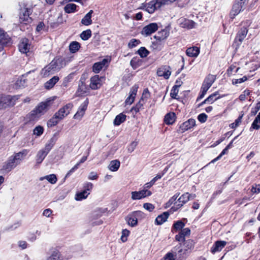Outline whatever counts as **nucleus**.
I'll return each mask as SVG.
<instances>
[{
  "mask_svg": "<svg viewBox=\"0 0 260 260\" xmlns=\"http://www.w3.org/2000/svg\"><path fill=\"white\" fill-rule=\"evenodd\" d=\"M27 153L28 151L26 149L15 153L4 163L2 170L6 173L10 172L21 163Z\"/></svg>",
  "mask_w": 260,
  "mask_h": 260,
  "instance_id": "1",
  "label": "nucleus"
},
{
  "mask_svg": "<svg viewBox=\"0 0 260 260\" xmlns=\"http://www.w3.org/2000/svg\"><path fill=\"white\" fill-rule=\"evenodd\" d=\"M50 106V101L40 103L28 115L29 120H37L42 115L48 110Z\"/></svg>",
  "mask_w": 260,
  "mask_h": 260,
  "instance_id": "2",
  "label": "nucleus"
},
{
  "mask_svg": "<svg viewBox=\"0 0 260 260\" xmlns=\"http://www.w3.org/2000/svg\"><path fill=\"white\" fill-rule=\"evenodd\" d=\"M18 99L17 96H12L0 94V109H5L8 107L13 106Z\"/></svg>",
  "mask_w": 260,
  "mask_h": 260,
  "instance_id": "3",
  "label": "nucleus"
},
{
  "mask_svg": "<svg viewBox=\"0 0 260 260\" xmlns=\"http://www.w3.org/2000/svg\"><path fill=\"white\" fill-rule=\"evenodd\" d=\"M163 0H152L145 3L143 6V9L150 14H152L154 11L163 5Z\"/></svg>",
  "mask_w": 260,
  "mask_h": 260,
  "instance_id": "4",
  "label": "nucleus"
},
{
  "mask_svg": "<svg viewBox=\"0 0 260 260\" xmlns=\"http://www.w3.org/2000/svg\"><path fill=\"white\" fill-rule=\"evenodd\" d=\"M31 8L26 7V5L20 9L19 13V19L21 23L26 24L31 22L32 20L29 15L32 13Z\"/></svg>",
  "mask_w": 260,
  "mask_h": 260,
  "instance_id": "5",
  "label": "nucleus"
},
{
  "mask_svg": "<svg viewBox=\"0 0 260 260\" xmlns=\"http://www.w3.org/2000/svg\"><path fill=\"white\" fill-rule=\"evenodd\" d=\"M143 215V213L142 212L136 211L129 214L125 217V220L129 225L134 227L137 225L138 219L142 217Z\"/></svg>",
  "mask_w": 260,
  "mask_h": 260,
  "instance_id": "6",
  "label": "nucleus"
},
{
  "mask_svg": "<svg viewBox=\"0 0 260 260\" xmlns=\"http://www.w3.org/2000/svg\"><path fill=\"white\" fill-rule=\"evenodd\" d=\"M194 247V242L191 240H185L183 244L182 245L181 243L179 244V246H176L174 248V250H177L178 249V254L179 255H181L182 254V252H183V254H185L186 252L188 250H191Z\"/></svg>",
  "mask_w": 260,
  "mask_h": 260,
  "instance_id": "7",
  "label": "nucleus"
},
{
  "mask_svg": "<svg viewBox=\"0 0 260 260\" xmlns=\"http://www.w3.org/2000/svg\"><path fill=\"white\" fill-rule=\"evenodd\" d=\"M150 97V93L147 88L145 89L143 91L142 97L139 102L136 105L133 107L132 111H134L136 113L138 112L142 109L144 104L146 102L147 100Z\"/></svg>",
  "mask_w": 260,
  "mask_h": 260,
  "instance_id": "8",
  "label": "nucleus"
},
{
  "mask_svg": "<svg viewBox=\"0 0 260 260\" xmlns=\"http://www.w3.org/2000/svg\"><path fill=\"white\" fill-rule=\"evenodd\" d=\"M189 201L188 192H185L182 194L181 197L178 199L177 202L175 203L171 208V211L173 212L176 211L178 209L181 208L185 204Z\"/></svg>",
  "mask_w": 260,
  "mask_h": 260,
  "instance_id": "9",
  "label": "nucleus"
},
{
  "mask_svg": "<svg viewBox=\"0 0 260 260\" xmlns=\"http://www.w3.org/2000/svg\"><path fill=\"white\" fill-rule=\"evenodd\" d=\"M73 106V104L71 103L66 104L55 113L56 116H57L59 119H63L70 113Z\"/></svg>",
  "mask_w": 260,
  "mask_h": 260,
  "instance_id": "10",
  "label": "nucleus"
},
{
  "mask_svg": "<svg viewBox=\"0 0 260 260\" xmlns=\"http://www.w3.org/2000/svg\"><path fill=\"white\" fill-rule=\"evenodd\" d=\"M151 193V192L147 189H143L139 191H132L131 198L133 200H140L150 196Z\"/></svg>",
  "mask_w": 260,
  "mask_h": 260,
  "instance_id": "11",
  "label": "nucleus"
},
{
  "mask_svg": "<svg viewBox=\"0 0 260 260\" xmlns=\"http://www.w3.org/2000/svg\"><path fill=\"white\" fill-rule=\"evenodd\" d=\"M257 56L255 55L252 57V60L246 63L247 69L249 70V72L254 71L260 67V60H257Z\"/></svg>",
  "mask_w": 260,
  "mask_h": 260,
  "instance_id": "12",
  "label": "nucleus"
},
{
  "mask_svg": "<svg viewBox=\"0 0 260 260\" xmlns=\"http://www.w3.org/2000/svg\"><path fill=\"white\" fill-rule=\"evenodd\" d=\"M55 71L59 70L66 66V62L63 58L56 57L50 63Z\"/></svg>",
  "mask_w": 260,
  "mask_h": 260,
  "instance_id": "13",
  "label": "nucleus"
},
{
  "mask_svg": "<svg viewBox=\"0 0 260 260\" xmlns=\"http://www.w3.org/2000/svg\"><path fill=\"white\" fill-rule=\"evenodd\" d=\"M158 29V25L156 23H151L144 26L141 31L143 35L149 36L156 31Z\"/></svg>",
  "mask_w": 260,
  "mask_h": 260,
  "instance_id": "14",
  "label": "nucleus"
},
{
  "mask_svg": "<svg viewBox=\"0 0 260 260\" xmlns=\"http://www.w3.org/2000/svg\"><path fill=\"white\" fill-rule=\"evenodd\" d=\"M171 74V68L169 66H162L158 68L157 71V76L159 77H163L166 79H169Z\"/></svg>",
  "mask_w": 260,
  "mask_h": 260,
  "instance_id": "15",
  "label": "nucleus"
},
{
  "mask_svg": "<svg viewBox=\"0 0 260 260\" xmlns=\"http://www.w3.org/2000/svg\"><path fill=\"white\" fill-rule=\"evenodd\" d=\"M18 48L22 53H26L29 52L30 49L29 40L26 38H22L19 43Z\"/></svg>",
  "mask_w": 260,
  "mask_h": 260,
  "instance_id": "16",
  "label": "nucleus"
},
{
  "mask_svg": "<svg viewBox=\"0 0 260 260\" xmlns=\"http://www.w3.org/2000/svg\"><path fill=\"white\" fill-rule=\"evenodd\" d=\"M88 104V101L86 99L79 107L78 111L74 115L75 119H80L84 115Z\"/></svg>",
  "mask_w": 260,
  "mask_h": 260,
  "instance_id": "17",
  "label": "nucleus"
},
{
  "mask_svg": "<svg viewBox=\"0 0 260 260\" xmlns=\"http://www.w3.org/2000/svg\"><path fill=\"white\" fill-rule=\"evenodd\" d=\"M178 22L181 27L187 29L192 28L196 25V23L193 21L183 17L178 20Z\"/></svg>",
  "mask_w": 260,
  "mask_h": 260,
  "instance_id": "18",
  "label": "nucleus"
},
{
  "mask_svg": "<svg viewBox=\"0 0 260 260\" xmlns=\"http://www.w3.org/2000/svg\"><path fill=\"white\" fill-rule=\"evenodd\" d=\"M58 135V133H55L46 143L45 147L43 148L49 152L57 141Z\"/></svg>",
  "mask_w": 260,
  "mask_h": 260,
  "instance_id": "19",
  "label": "nucleus"
},
{
  "mask_svg": "<svg viewBox=\"0 0 260 260\" xmlns=\"http://www.w3.org/2000/svg\"><path fill=\"white\" fill-rule=\"evenodd\" d=\"M215 80L216 77L214 75L210 74L208 75L205 79L201 88L208 90L212 86Z\"/></svg>",
  "mask_w": 260,
  "mask_h": 260,
  "instance_id": "20",
  "label": "nucleus"
},
{
  "mask_svg": "<svg viewBox=\"0 0 260 260\" xmlns=\"http://www.w3.org/2000/svg\"><path fill=\"white\" fill-rule=\"evenodd\" d=\"M109 60L104 58L101 61L95 62L92 67V71L95 73H99L105 66H108Z\"/></svg>",
  "mask_w": 260,
  "mask_h": 260,
  "instance_id": "21",
  "label": "nucleus"
},
{
  "mask_svg": "<svg viewBox=\"0 0 260 260\" xmlns=\"http://www.w3.org/2000/svg\"><path fill=\"white\" fill-rule=\"evenodd\" d=\"M226 242L224 241H217L213 244L211 248V252L214 254L216 252L220 251L226 245Z\"/></svg>",
  "mask_w": 260,
  "mask_h": 260,
  "instance_id": "22",
  "label": "nucleus"
},
{
  "mask_svg": "<svg viewBox=\"0 0 260 260\" xmlns=\"http://www.w3.org/2000/svg\"><path fill=\"white\" fill-rule=\"evenodd\" d=\"M101 85V81L99 75H95L91 78L90 87L92 90L100 88Z\"/></svg>",
  "mask_w": 260,
  "mask_h": 260,
  "instance_id": "23",
  "label": "nucleus"
},
{
  "mask_svg": "<svg viewBox=\"0 0 260 260\" xmlns=\"http://www.w3.org/2000/svg\"><path fill=\"white\" fill-rule=\"evenodd\" d=\"M138 88V86L136 85H134L132 87L129 92V95L125 101L126 105H131L134 102L137 94Z\"/></svg>",
  "mask_w": 260,
  "mask_h": 260,
  "instance_id": "24",
  "label": "nucleus"
},
{
  "mask_svg": "<svg viewBox=\"0 0 260 260\" xmlns=\"http://www.w3.org/2000/svg\"><path fill=\"white\" fill-rule=\"evenodd\" d=\"M196 125V120L194 119L190 118L187 121L183 122L180 125V128L185 132L189 129L191 128Z\"/></svg>",
  "mask_w": 260,
  "mask_h": 260,
  "instance_id": "25",
  "label": "nucleus"
},
{
  "mask_svg": "<svg viewBox=\"0 0 260 260\" xmlns=\"http://www.w3.org/2000/svg\"><path fill=\"white\" fill-rule=\"evenodd\" d=\"M55 70L53 69V67L51 66L50 63L45 67L41 72V75L43 77H47L49 75L53 74Z\"/></svg>",
  "mask_w": 260,
  "mask_h": 260,
  "instance_id": "26",
  "label": "nucleus"
},
{
  "mask_svg": "<svg viewBox=\"0 0 260 260\" xmlns=\"http://www.w3.org/2000/svg\"><path fill=\"white\" fill-rule=\"evenodd\" d=\"M48 152L44 148L39 150L36 155V160L37 164H41L48 154Z\"/></svg>",
  "mask_w": 260,
  "mask_h": 260,
  "instance_id": "27",
  "label": "nucleus"
},
{
  "mask_svg": "<svg viewBox=\"0 0 260 260\" xmlns=\"http://www.w3.org/2000/svg\"><path fill=\"white\" fill-rule=\"evenodd\" d=\"M59 80V78L58 76H53L44 84V87L46 89H50L52 88Z\"/></svg>",
  "mask_w": 260,
  "mask_h": 260,
  "instance_id": "28",
  "label": "nucleus"
},
{
  "mask_svg": "<svg viewBox=\"0 0 260 260\" xmlns=\"http://www.w3.org/2000/svg\"><path fill=\"white\" fill-rule=\"evenodd\" d=\"M242 7V5L238 4V3L234 4L230 12V17L231 19H234V17L240 12Z\"/></svg>",
  "mask_w": 260,
  "mask_h": 260,
  "instance_id": "29",
  "label": "nucleus"
},
{
  "mask_svg": "<svg viewBox=\"0 0 260 260\" xmlns=\"http://www.w3.org/2000/svg\"><path fill=\"white\" fill-rule=\"evenodd\" d=\"M11 43V38L6 33L3 32L0 38V45L2 47V49L4 46L9 45Z\"/></svg>",
  "mask_w": 260,
  "mask_h": 260,
  "instance_id": "30",
  "label": "nucleus"
},
{
  "mask_svg": "<svg viewBox=\"0 0 260 260\" xmlns=\"http://www.w3.org/2000/svg\"><path fill=\"white\" fill-rule=\"evenodd\" d=\"M169 213L168 212H165L158 215L155 219V223L157 225H161L164 223L168 218Z\"/></svg>",
  "mask_w": 260,
  "mask_h": 260,
  "instance_id": "31",
  "label": "nucleus"
},
{
  "mask_svg": "<svg viewBox=\"0 0 260 260\" xmlns=\"http://www.w3.org/2000/svg\"><path fill=\"white\" fill-rule=\"evenodd\" d=\"M93 13V10H91L87 13L85 16L82 19L81 23L86 26H88L92 24L91 16Z\"/></svg>",
  "mask_w": 260,
  "mask_h": 260,
  "instance_id": "32",
  "label": "nucleus"
},
{
  "mask_svg": "<svg viewBox=\"0 0 260 260\" xmlns=\"http://www.w3.org/2000/svg\"><path fill=\"white\" fill-rule=\"evenodd\" d=\"M200 53V49L198 47H192L187 49L186 53L187 56L191 57H196Z\"/></svg>",
  "mask_w": 260,
  "mask_h": 260,
  "instance_id": "33",
  "label": "nucleus"
},
{
  "mask_svg": "<svg viewBox=\"0 0 260 260\" xmlns=\"http://www.w3.org/2000/svg\"><path fill=\"white\" fill-rule=\"evenodd\" d=\"M169 35V32L166 29H163L157 32L154 38L157 41L161 42L162 40L166 39Z\"/></svg>",
  "mask_w": 260,
  "mask_h": 260,
  "instance_id": "34",
  "label": "nucleus"
},
{
  "mask_svg": "<svg viewBox=\"0 0 260 260\" xmlns=\"http://www.w3.org/2000/svg\"><path fill=\"white\" fill-rule=\"evenodd\" d=\"M46 260H62V257L59 251L54 249L52 251L51 255L47 257Z\"/></svg>",
  "mask_w": 260,
  "mask_h": 260,
  "instance_id": "35",
  "label": "nucleus"
},
{
  "mask_svg": "<svg viewBox=\"0 0 260 260\" xmlns=\"http://www.w3.org/2000/svg\"><path fill=\"white\" fill-rule=\"evenodd\" d=\"M176 115L173 112L167 114L165 116L164 121L167 124H172L175 121Z\"/></svg>",
  "mask_w": 260,
  "mask_h": 260,
  "instance_id": "36",
  "label": "nucleus"
},
{
  "mask_svg": "<svg viewBox=\"0 0 260 260\" xmlns=\"http://www.w3.org/2000/svg\"><path fill=\"white\" fill-rule=\"evenodd\" d=\"M185 226V223L181 220H178L175 222L172 228V231L173 233L180 231Z\"/></svg>",
  "mask_w": 260,
  "mask_h": 260,
  "instance_id": "37",
  "label": "nucleus"
},
{
  "mask_svg": "<svg viewBox=\"0 0 260 260\" xmlns=\"http://www.w3.org/2000/svg\"><path fill=\"white\" fill-rule=\"evenodd\" d=\"M126 116L122 113H120L115 118L113 123L114 125L118 126L126 120Z\"/></svg>",
  "mask_w": 260,
  "mask_h": 260,
  "instance_id": "38",
  "label": "nucleus"
},
{
  "mask_svg": "<svg viewBox=\"0 0 260 260\" xmlns=\"http://www.w3.org/2000/svg\"><path fill=\"white\" fill-rule=\"evenodd\" d=\"M244 40V33L243 32H239L238 35L237 36L235 39L234 43L233 44V46L235 47L236 49L239 47L242 43V42Z\"/></svg>",
  "mask_w": 260,
  "mask_h": 260,
  "instance_id": "39",
  "label": "nucleus"
},
{
  "mask_svg": "<svg viewBox=\"0 0 260 260\" xmlns=\"http://www.w3.org/2000/svg\"><path fill=\"white\" fill-rule=\"evenodd\" d=\"M44 179H46L49 183L52 184H55L57 180L56 176L53 174L46 175L40 178V180L41 181H42Z\"/></svg>",
  "mask_w": 260,
  "mask_h": 260,
  "instance_id": "40",
  "label": "nucleus"
},
{
  "mask_svg": "<svg viewBox=\"0 0 260 260\" xmlns=\"http://www.w3.org/2000/svg\"><path fill=\"white\" fill-rule=\"evenodd\" d=\"M120 162L118 160H113L111 161L108 166L110 170L113 172L117 171L120 167Z\"/></svg>",
  "mask_w": 260,
  "mask_h": 260,
  "instance_id": "41",
  "label": "nucleus"
},
{
  "mask_svg": "<svg viewBox=\"0 0 260 260\" xmlns=\"http://www.w3.org/2000/svg\"><path fill=\"white\" fill-rule=\"evenodd\" d=\"M81 47L79 43L76 41L71 42L69 46V50L71 53H75L77 52Z\"/></svg>",
  "mask_w": 260,
  "mask_h": 260,
  "instance_id": "42",
  "label": "nucleus"
},
{
  "mask_svg": "<svg viewBox=\"0 0 260 260\" xmlns=\"http://www.w3.org/2000/svg\"><path fill=\"white\" fill-rule=\"evenodd\" d=\"M218 95H219V92L218 91H216L209 95L206 99V101H208V103L209 104H212L214 101L221 98V96H217ZM223 96H224V95H223Z\"/></svg>",
  "mask_w": 260,
  "mask_h": 260,
  "instance_id": "43",
  "label": "nucleus"
},
{
  "mask_svg": "<svg viewBox=\"0 0 260 260\" xmlns=\"http://www.w3.org/2000/svg\"><path fill=\"white\" fill-rule=\"evenodd\" d=\"M89 192H87L86 190H83V191L76 193L75 199L77 201H81L86 199L89 194Z\"/></svg>",
  "mask_w": 260,
  "mask_h": 260,
  "instance_id": "44",
  "label": "nucleus"
},
{
  "mask_svg": "<svg viewBox=\"0 0 260 260\" xmlns=\"http://www.w3.org/2000/svg\"><path fill=\"white\" fill-rule=\"evenodd\" d=\"M77 6L74 4H68L64 7V10L67 13H74L76 11Z\"/></svg>",
  "mask_w": 260,
  "mask_h": 260,
  "instance_id": "45",
  "label": "nucleus"
},
{
  "mask_svg": "<svg viewBox=\"0 0 260 260\" xmlns=\"http://www.w3.org/2000/svg\"><path fill=\"white\" fill-rule=\"evenodd\" d=\"M60 120H61L59 119L55 114L54 116L48 121L47 125L48 127L54 126L56 125Z\"/></svg>",
  "mask_w": 260,
  "mask_h": 260,
  "instance_id": "46",
  "label": "nucleus"
},
{
  "mask_svg": "<svg viewBox=\"0 0 260 260\" xmlns=\"http://www.w3.org/2000/svg\"><path fill=\"white\" fill-rule=\"evenodd\" d=\"M91 36V31L90 29H87L82 32L80 34V37L83 40H87Z\"/></svg>",
  "mask_w": 260,
  "mask_h": 260,
  "instance_id": "47",
  "label": "nucleus"
},
{
  "mask_svg": "<svg viewBox=\"0 0 260 260\" xmlns=\"http://www.w3.org/2000/svg\"><path fill=\"white\" fill-rule=\"evenodd\" d=\"M138 54L142 58L146 57L149 52L145 47H142L138 50Z\"/></svg>",
  "mask_w": 260,
  "mask_h": 260,
  "instance_id": "48",
  "label": "nucleus"
},
{
  "mask_svg": "<svg viewBox=\"0 0 260 260\" xmlns=\"http://www.w3.org/2000/svg\"><path fill=\"white\" fill-rule=\"evenodd\" d=\"M172 252L173 253H174L175 254H174L172 252H169L166 255V256L164 257V260H175V257H176L177 256V253H176V250H174V249L172 250Z\"/></svg>",
  "mask_w": 260,
  "mask_h": 260,
  "instance_id": "49",
  "label": "nucleus"
},
{
  "mask_svg": "<svg viewBox=\"0 0 260 260\" xmlns=\"http://www.w3.org/2000/svg\"><path fill=\"white\" fill-rule=\"evenodd\" d=\"M44 132V128L40 125L36 126L33 131L34 134L37 136H40Z\"/></svg>",
  "mask_w": 260,
  "mask_h": 260,
  "instance_id": "50",
  "label": "nucleus"
},
{
  "mask_svg": "<svg viewBox=\"0 0 260 260\" xmlns=\"http://www.w3.org/2000/svg\"><path fill=\"white\" fill-rule=\"evenodd\" d=\"M251 193L252 194H257L260 192V185H253L249 191V189L247 190V193Z\"/></svg>",
  "mask_w": 260,
  "mask_h": 260,
  "instance_id": "51",
  "label": "nucleus"
},
{
  "mask_svg": "<svg viewBox=\"0 0 260 260\" xmlns=\"http://www.w3.org/2000/svg\"><path fill=\"white\" fill-rule=\"evenodd\" d=\"M179 86L175 85L173 86L172 89L171 91L170 95L171 96L173 99H177L176 96L178 94L179 90L178 87Z\"/></svg>",
  "mask_w": 260,
  "mask_h": 260,
  "instance_id": "52",
  "label": "nucleus"
},
{
  "mask_svg": "<svg viewBox=\"0 0 260 260\" xmlns=\"http://www.w3.org/2000/svg\"><path fill=\"white\" fill-rule=\"evenodd\" d=\"M129 233V231L127 229L122 230L121 240L123 242H125L127 241V237L128 236Z\"/></svg>",
  "mask_w": 260,
  "mask_h": 260,
  "instance_id": "53",
  "label": "nucleus"
},
{
  "mask_svg": "<svg viewBox=\"0 0 260 260\" xmlns=\"http://www.w3.org/2000/svg\"><path fill=\"white\" fill-rule=\"evenodd\" d=\"M239 69V68H236L235 66H231L227 70V74L228 76H231L233 73L238 72Z\"/></svg>",
  "mask_w": 260,
  "mask_h": 260,
  "instance_id": "54",
  "label": "nucleus"
},
{
  "mask_svg": "<svg viewBox=\"0 0 260 260\" xmlns=\"http://www.w3.org/2000/svg\"><path fill=\"white\" fill-rule=\"evenodd\" d=\"M138 145V142L133 141L127 147V151L129 153H132L136 149Z\"/></svg>",
  "mask_w": 260,
  "mask_h": 260,
  "instance_id": "55",
  "label": "nucleus"
},
{
  "mask_svg": "<svg viewBox=\"0 0 260 260\" xmlns=\"http://www.w3.org/2000/svg\"><path fill=\"white\" fill-rule=\"evenodd\" d=\"M228 149L226 147L222 151V152L220 153V154L215 158L213 159L211 162L214 163L219 160L223 155L226 154L228 151Z\"/></svg>",
  "mask_w": 260,
  "mask_h": 260,
  "instance_id": "56",
  "label": "nucleus"
},
{
  "mask_svg": "<svg viewBox=\"0 0 260 260\" xmlns=\"http://www.w3.org/2000/svg\"><path fill=\"white\" fill-rule=\"evenodd\" d=\"M140 43V41L135 39H132L128 43V46L129 48H132L136 47Z\"/></svg>",
  "mask_w": 260,
  "mask_h": 260,
  "instance_id": "57",
  "label": "nucleus"
},
{
  "mask_svg": "<svg viewBox=\"0 0 260 260\" xmlns=\"http://www.w3.org/2000/svg\"><path fill=\"white\" fill-rule=\"evenodd\" d=\"M207 117L208 116L206 114L201 113L198 115V119L201 123H204L206 121Z\"/></svg>",
  "mask_w": 260,
  "mask_h": 260,
  "instance_id": "58",
  "label": "nucleus"
},
{
  "mask_svg": "<svg viewBox=\"0 0 260 260\" xmlns=\"http://www.w3.org/2000/svg\"><path fill=\"white\" fill-rule=\"evenodd\" d=\"M93 188V184L90 182H86L83 184L84 190L90 191Z\"/></svg>",
  "mask_w": 260,
  "mask_h": 260,
  "instance_id": "59",
  "label": "nucleus"
},
{
  "mask_svg": "<svg viewBox=\"0 0 260 260\" xmlns=\"http://www.w3.org/2000/svg\"><path fill=\"white\" fill-rule=\"evenodd\" d=\"M17 86L19 87L24 86L25 84V79L24 76H22L20 79H18L16 83Z\"/></svg>",
  "mask_w": 260,
  "mask_h": 260,
  "instance_id": "60",
  "label": "nucleus"
},
{
  "mask_svg": "<svg viewBox=\"0 0 260 260\" xmlns=\"http://www.w3.org/2000/svg\"><path fill=\"white\" fill-rule=\"evenodd\" d=\"M251 128L258 129L260 128V121L255 118L251 125Z\"/></svg>",
  "mask_w": 260,
  "mask_h": 260,
  "instance_id": "61",
  "label": "nucleus"
},
{
  "mask_svg": "<svg viewBox=\"0 0 260 260\" xmlns=\"http://www.w3.org/2000/svg\"><path fill=\"white\" fill-rule=\"evenodd\" d=\"M161 42L159 41L154 42L152 44V47L154 49H156L157 50H160L162 48V44L160 43Z\"/></svg>",
  "mask_w": 260,
  "mask_h": 260,
  "instance_id": "62",
  "label": "nucleus"
},
{
  "mask_svg": "<svg viewBox=\"0 0 260 260\" xmlns=\"http://www.w3.org/2000/svg\"><path fill=\"white\" fill-rule=\"evenodd\" d=\"M80 91L81 93H79V94H83L86 92L85 85L83 82L79 85V88L78 89L77 92H79Z\"/></svg>",
  "mask_w": 260,
  "mask_h": 260,
  "instance_id": "63",
  "label": "nucleus"
},
{
  "mask_svg": "<svg viewBox=\"0 0 260 260\" xmlns=\"http://www.w3.org/2000/svg\"><path fill=\"white\" fill-rule=\"evenodd\" d=\"M143 207L146 210H147L150 212L152 211L154 209V206H153V205H152V204H150V203H144L143 204Z\"/></svg>",
  "mask_w": 260,
  "mask_h": 260,
  "instance_id": "64",
  "label": "nucleus"
}]
</instances>
